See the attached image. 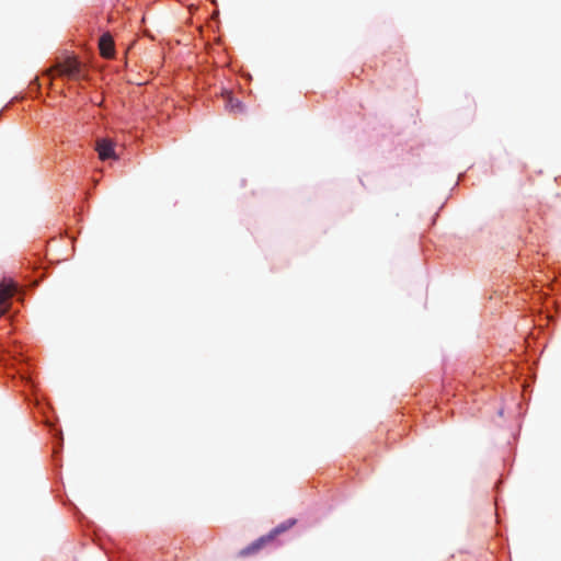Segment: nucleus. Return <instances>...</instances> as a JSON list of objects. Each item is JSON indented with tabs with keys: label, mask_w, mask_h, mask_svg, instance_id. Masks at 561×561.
Returning a JSON list of instances; mask_svg holds the SVG:
<instances>
[{
	"label": "nucleus",
	"mask_w": 561,
	"mask_h": 561,
	"mask_svg": "<svg viewBox=\"0 0 561 561\" xmlns=\"http://www.w3.org/2000/svg\"><path fill=\"white\" fill-rule=\"evenodd\" d=\"M296 523L297 520L295 518H289L273 528L266 536L270 537L268 539L273 542L277 536L294 527Z\"/></svg>",
	"instance_id": "0eeeda50"
},
{
	"label": "nucleus",
	"mask_w": 561,
	"mask_h": 561,
	"mask_svg": "<svg viewBox=\"0 0 561 561\" xmlns=\"http://www.w3.org/2000/svg\"><path fill=\"white\" fill-rule=\"evenodd\" d=\"M114 141L110 138H101L96 140L95 150L99 153V158L101 160L106 159H116L115 150H114Z\"/></svg>",
	"instance_id": "f03ea898"
},
{
	"label": "nucleus",
	"mask_w": 561,
	"mask_h": 561,
	"mask_svg": "<svg viewBox=\"0 0 561 561\" xmlns=\"http://www.w3.org/2000/svg\"><path fill=\"white\" fill-rule=\"evenodd\" d=\"M225 100V107L232 113L241 112L242 111V104L238 99H234L230 92L225 93L224 95Z\"/></svg>",
	"instance_id": "6e6552de"
},
{
	"label": "nucleus",
	"mask_w": 561,
	"mask_h": 561,
	"mask_svg": "<svg viewBox=\"0 0 561 561\" xmlns=\"http://www.w3.org/2000/svg\"><path fill=\"white\" fill-rule=\"evenodd\" d=\"M268 538L270 537H267L266 535L260 537L259 539L253 541L251 545H249L248 547L240 550L239 557L244 558V557H248V556L259 552L263 547H265L266 545L272 542Z\"/></svg>",
	"instance_id": "20e7f679"
},
{
	"label": "nucleus",
	"mask_w": 561,
	"mask_h": 561,
	"mask_svg": "<svg viewBox=\"0 0 561 561\" xmlns=\"http://www.w3.org/2000/svg\"><path fill=\"white\" fill-rule=\"evenodd\" d=\"M54 69H56L60 76H66L70 79L78 80L83 78V66L75 56H67L62 60L57 61Z\"/></svg>",
	"instance_id": "f257e3e1"
},
{
	"label": "nucleus",
	"mask_w": 561,
	"mask_h": 561,
	"mask_svg": "<svg viewBox=\"0 0 561 561\" xmlns=\"http://www.w3.org/2000/svg\"><path fill=\"white\" fill-rule=\"evenodd\" d=\"M13 295V287L9 284H0V317L8 311L7 301Z\"/></svg>",
	"instance_id": "423d86ee"
},
{
	"label": "nucleus",
	"mask_w": 561,
	"mask_h": 561,
	"mask_svg": "<svg viewBox=\"0 0 561 561\" xmlns=\"http://www.w3.org/2000/svg\"><path fill=\"white\" fill-rule=\"evenodd\" d=\"M268 538L270 537H267L266 535L260 537L259 539L253 541L251 545H249L248 547L240 550L239 557L244 558V557H248V556L259 552L263 547H265L266 545L272 542Z\"/></svg>",
	"instance_id": "39448f33"
},
{
	"label": "nucleus",
	"mask_w": 561,
	"mask_h": 561,
	"mask_svg": "<svg viewBox=\"0 0 561 561\" xmlns=\"http://www.w3.org/2000/svg\"><path fill=\"white\" fill-rule=\"evenodd\" d=\"M100 53L104 58H112L115 54L114 41L110 33H104L99 41Z\"/></svg>",
	"instance_id": "7ed1b4c3"
}]
</instances>
